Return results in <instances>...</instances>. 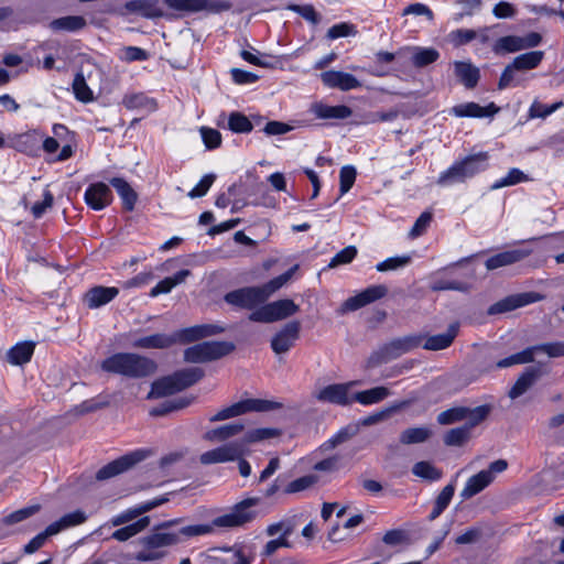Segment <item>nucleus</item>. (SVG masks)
Returning a JSON list of instances; mask_svg holds the SVG:
<instances>
[{
	"label": "nucleus",
	"instance_id": "obj_46",
	"mask_svg": "<svg viewBox=\"0 0 564 564\" xmlns=\"http://www.w3.org/2000/svg\"><path fill=\"white\" fill-rule=\"evenodd\" d=\"M521 72L513 68L511 64H508L502 70L499 82L498 89L503 90L508 87H516L523 84L524 78L520 74Z\"/></svg>",
	"mask_w": 564,
	"mask_h": 564
},
{
	"label": "nucleus",
	"instance_id": "obj_38",
	"mask_svg": "<svg viewBox=\"0 0 564 564\" xmlns=\"http://www.w3.org/2000/svg\"><path fill=\"white\" fill-rule=\"evenodd\" d=\"M543 57V51H531L516 56L510 64L513 68H517L522 73L536 68L541 64Z\"/></svg>",
	"mask_w": 564,
	"mask_h": 564
},
{
	"label": "nucleus",
	"instance_id": "obj_7",
	"mask_svg": "<svg viewBox=\"0 0 564 564\" xmlns=\"http://www.w3.org/2000/svg\"><path fill=\"white\" fill-rule=\"evenodd\" d=\"M424 339L422 334H413L404 337L392 339L375 350L368 358L367 365L376 368L380 365L388 364L402 355L421 347Z\"/></svg>",
	"mask_w": 564,
	"mask_h": 564
},
{
	"label": "nucleus",
	"instance_id": "obj_32",
	"mask_svg": "<svg viewBox=\"0 0 564 564\" xmlns=\"http://www.w3.org/2000/svg\"><path fill=\"white\" fill-rule=\"evenodd\" d=\"M541 370L535 367H529L518 378L514 386L509 391V397L511 399H517L523 393H525L534 382L540 378Z\"/></svg>",
	"mask_w": 564,
	"mask_h": 564
},
{
	"label": "nucleus",
	"instance_id": "obj_56",
	"mask_svg": "<svg viewBox=\"0 0 564 564\" xmlns=\"http://www.w3.org/2000/svg\"><path fill=\"white\" fill-rule=\"evenodd\" d=\"M562 106H563L562 101L555 102L551 106H546V105L540 102L539 100H534L529 109V118L530 119L546 118L547 116H550L551 113L556 111Z\"/></svg>",
	"mask_w": 564,
	"mask_h": 564
},
{
	"label": "nucleus",
	"instance_id": "obj_17",
	"mask_svg": "<svg viewBox=\"0 0 564 564\" xmlns=\"http://www.w3.org/2000/svg\"><path fill=\"white\" fill-rule=\"evenodd\" d=\"M164 3L171 9L189 12H198L203 10L220 12L230 8L226 2L209 0H164Z\"/></svg>",
	"mask_w": 564,
	"mask_h": 564
},
{
	"label": "nucleus",
	"instance_id": "obj_13",
	"mask_svg": "<svg viewBox=\"0 0 564 564\" xmlns=\"http://www.w3.org/2000/svg\"><path fill=\"white\" fill-rule=\"evenodd\" d=\"M243 456V445L240 443L229 442L223 446L207 451L199 456L203 465H212L219 463L234 462Z\"/></svg>",
	"mask_w": 564,
	"mask_h": 564
},
{
	"label": "nucleus",
	"instance_id": "obj_40",
	"mask_svg": "<svg viewBox=\"0 0 564 564\" xmlns=\"http://www.w3.org/2000/svg\"><path fill=\"white\" fill-rule=\"evenodd\" d=\"M391 395V391L386 387H375L369 390L359 391L354 394L352 401L364 405L378 403Z\"/></svg>",
	"mask_w": 564,
	"mask_h": 564
},
{
	"label": "nucleus",
	"instance_id": "obj_3",
	"mask_svg": "<svg viewBox=\"0 0 564 564\" xmlns=\"http://www.w3.org/2000/svg\"><path fill=\"white\" fill-rule=\"evenodd\" d=\"M101 369L129 378H144L156 370V364L144 356L132 352H118L101 362Z\"/></svg>",
	"mask_w": 564,
	"mask_h": 564
},
{
	"label": "nucleus",
	"instance_id": "obj_22",
	"mask_svg": "<svg viewBox=\"0 0 564 564\" xmlns=\"http://www.w3.org/2000/svg\"><path fill=\"white\" fill-rule=\"evenodd\" d=\"M166 498H156L147 502H143L141 505H138L133 508H130L115 517L111 518L110 523L112 527H119L126 523L131 522L132 520L137 519L141 514L161 506L162 503L166 502Z\"/></svg>",
	"mask_w": 564,
	"mask_h": 564
},
{
	"label": "nucleus",
	"instance_id": "obj_24",
	"mask_svg": "<svg viewBox=\"0 0 564 564\" xmlns=\"http://www.w3.org/2000/svg\"><path fill=\"white\" fill-rule=\"evenodd\" d=\"M118 294V288L97 285L86 292L84 302L89 308H98L110 303Z\"/></svg>",
	"mask_w": 564,
	"mask_h": 564
},
{
	"label": "nucleus",
	"instance_id": "obj_14",
	"mask_svg": "<svg viewBox=\"0 0 564 564\" xmlns=\"http://www.w3.org/2000/svg\"><path fill=\"white\" fill-rule=\"evenodd\" d=\"M542 295L535 292H527V293H520L507 296L497 303L492 304L488 308V314L496 315L501 314L506 312L513 311L518 307L525 306L531 303H535L540 300H542Z\"/></svg>",
	"mask_w": 564,
	"mask_h": 564
},
{
	"label": "nucleus",
	"instance_id": "obj_16",
	"mask_svg": "<svg viewBox=\"0 0 564 564\" xmlns=\"http://www.w3.org/2000/svg\"><path fill=\"white\" fill-rule=\"evenodd\" d=\"M354 384L355 382L333 383L315 392L314 397L319 402L348 405L352 402V398H349L348 392Z\"/></svg>",
	"mask_w": 564,
	"mask_h": 564
},
{
	"label": "nucleus",
	"instance_id": "obj_15",
	"mask_svg": "<svg viewBox=\"0 0 564 564\" xmlns=\"http://www.w3.org/2000/svg\"><path fill=\"white\" fill-rule=\"evenodd\" d=\"M224 330V327L214 324L195 325L173 333V344L192 343L208 336L220 334Z\"/></svg>",
	"mask_w": 564,
	"mask_h": 564
},
{
	"label": "nucleus",
	"instance_id": "obj_6",
	"mask_svg": "<svg viewBox=\"0 0 564 564\" xmlns=\"http://www.w3.org/2000/svg\"><path fill=\"white\" fill-rule=\"evenodd\" d=\"M204 371L199 368H187L155 380L148 399H159L180 392L199 381Z\"/></svg>",
	"mask_w": 564,
	"mask_h": 564
},
{
	"label": "nucleus",
	"instance_id": "obj_9",
	"mask_svg": "<svg viewBox=\"0 0 564 564\" xmlns=\"http://www.w3.org/2000/svg\"><path fill=\"white\" fill-rule=\"evenodd\" d=\"M282 408L281 403L262 400V399H247L234 403L225 409H221L216 414L209 417L210 422L225 421L231 417L239 416L247 412H267Z\"/></svg>",
	"mask_w": 564,
	"mask_h": 564
},
{
	"label": "nucleus",
	"instance_id": "obj_25",
	"mask_svg": "<svg viewBox=\"0 0 564 564\" xmlns=\"http://www.w3.org/2000/svg\"><path fill=\"white\" fill-rule=\"evenodd\" d=\"M499 108L490 102L487 107H482L476 102H465L454 106L451 109V113L456 117H471V118H484L490 117L497 113Z\"/></svg>",
	"mask_w": 564,
	"mask_h": 564
},
{
	"label": "nucleus",
	"instance_id": "obj_51",
	"mask_svg": "<svg viewBox=\"0 0 564 564\" xmlns=\"http://www.w3.org/2000/svg\"><path fill=\"white\" fill-rule=\"evenodd\" d=\"M529 176L524 174L521 170L513 167L510 169L507 175L498 181H496L490 188L492 191L507 187V186H513L519 183L528 182Z\"/></svg>",
	"mask_w": 564,
	"mask_h": 564
},
{
	"label": "nucleus",
	"instance_id": "obj_10",
	"mask_svg": "<svg viewBox=\"0 0 564 564\" xmlns=\"http://www.w3.org/2000/svg\"><path fill=\"white\" fill-rule=\"evenodd\" d=\"M300 310L292 300L284 299L262 305L249 315V319L259 323H272L288 318Z\"/></svg>",
	"mask_w": 564,
	"mask_h": 564
},
{
	"label": "nucleus",
	"instance_id": "obj_49",
	"mask_svg": "<svg viewBox=\"0 0 564 564\" xmlns=\"http://www.w3.org/2000/svg\"><path fill=\"white\" fill-rule=\"evenodd\" d=\"M358 432V426L356 425H347L340 429L334 436L327 440L323 445V451H329L338 445L349 441L352 436H355Z\"/></svg>",
	"mask_w": 564,
	"mask_h": 564
},
{
	"label": "nucleus",
	"instance_id": "obj_45",
	"mask_svg": "<svg viewBox=\"0 0 564 564\" xmlns=\"http://www.w3.org/2000/svg\"><path fill=\"white\" fill-rule=\"evenodd\" d=\"M431 434L429 427H410L400 434V442L404 445L423 443L430 438Z\"/></svg>",
	"mask_w": 564,
	"mask_h": 564
},
{
	"label": "nucleus",
	"instance_id": "obj_23",
	"mask_svg": "<svg viewBox=\"0 0 564 564\" xmlns=\"http://www.w3.org/2000/svg\"><path fill=\"white\" fill-rule=\"evenodd\" d=\"M530 249H511L488 258L485 262L487 270H496L520 262L531 254Z\"/></svg>",
	"mask_w": 564,
	"mask_h": 564
},
{
	"label": "nucleus",
	"instance_id": "obj_11",
	"mask_svg": "<svg viewBox=\"0 0 564 564\" xmlns=\"http://www.w3.org/2000/svg\"><path fill=\"white\" fill-rule=\"evenodd\" d=\"M149 455V451L145 449H138L134 452H131L129 454H126L118 459H115L100 468L97 474L96 478L98 480H105L111 477H115L131 467H133L135 464L142 462Z\"/></svg>",
	"mask_w": 564,
	"mask_h": 564
},
{
	"label": "nucleus",
	"instance_id": "obj_19",
	"mask_svg": "<svg viewBox=\"0 0 564 564\" xmlns=\"http://www.w3.org/2000/svg\"><path fill=\"white\" fill-rule=\"evenodd\" d=\"M321 79L326 87L343 91L361 87V83L354 75L340 70H326L321 74Z\"/></svg>",
	"mask_w": 564,
	"mask_h": 564
},
{
	"label": "nucleus",
	"instance_id": "obj_27",
	"mask_svg": "<svg viewBox=\"0 0 564 564\" xmlns=\"http://www.w3.org/2000/svg\"><path fill=\"white\" fill-rule=\"evenodd\" d=\"M311 112L318 119H347L352 110L345 105L329 106L323 102H314Z\"/></svg>",
	"mask_w": 564,
	"mask_h": 564
},
{
	"label": "nucleus",
	"instance_id": "obj_58",
	"mask_svg": "<svg viewBox=\"0 0 564 564\" xmlns=\"http://www.w3.org/2000/svg\"><path fill=\"white\" fill-rule=\"evenodd\" d=\"M532 354L535 352H544L551 358L562 357L564 356V343L555 341V343H545L531 347Z\"/></svg>",
	"mask_w": 564,
	"mask_h": 564
},
{
	"label": "nucleus",
	"instance_id": "obj_36",
	"mask_svg": "<svg viewBox=\"0 0 564 564\" xmlns=\"http://www.w3.org/2000/svg\"><path fill=\"white\" fill-rule=\"evenodd\" d=\"M245 429V425L241 423H230L225 424L219 427L207 431L204 434V438L210 442H224L228 438L237 436Z\"/></svg>",
	"mask_w": 564,
	"mask_h": 564
},
{
	"label": "nucleus",
	"instance_id": "obj_28",
	"mask_svg": "<svg viewBox=\"0 0 564 564\" xmlns=\"http://www.w3.org/2000/svg\"><path fill=\"white\" fill-rule=\"evenodd\" d=\"M122 105L130 110H137L143 115L156 110V101L143 93L128 94L122 99Z\"/></svg>",
	"mask_w": 564,
	"mask_h": 564
},
{
	"label": "nucleus",
	"instance_id": "obj_37",
	"mask_svg": "<svg viewBox=\"0 0 564 564\" xmlns=\"http://www.w3.org/2000/svg\"><path fill=\"white\" fill-rule=\"evenodd\" d=\"M110 184L116 188L118 195L122 199L124 209L132 210L137 203L138 195L130 184L121 177L111 178Z\"/></svg>",
	"mask_w": 564,
	"mask_h": 564
},
{
	"label": "nucleus",
	"instance_id": "obj_20",
	"mask_svg": "<svg viewBox=\"0 0 564 564\" xmlns=\"http://www.w3.org/2000/svg\"><path fill=\"white\" fill-rule=\"evenodd\" d=\"M300 322L288 323L271 340V347L275 354H284L291 349L299 338Z\"/></svg>",
	"mask_w": 564,
	"mask_h": 564
},
{
	"label": "nucleus",
	"instance_id": "obj_2",
	"mask_svg": "<svg viewBox=\"0 0 564 564\" xmlns=\"http://www.w3.org/2000/svg\"><path fill=\"white\" fill-rule=\"evenodd\" d=\"M297 269L299 265L295 264L283 274L273 278L263 285L241 288L231 291L225 295V301L230 305L241 308H254L264 303L273 293L286 284Z\"/></svg>",
	"mask_w": 564,
	"mask_h": 564
},
{
	"label": "nucleus",
	"instance_id": "obj_50",
	"mask_svg": "<svg viewBox=\"0 0 564 564\" xmlns=\"http://www.w3.org/2000/svg\"><path fill=\"white\" fill-rule=\"evenodd\" d=\"M491 408L487 404L476 406L474 409L465 408V419L467 422L464 424L468 430H473L476 425L487 419Z\"/></svg>",
	"mask_w": 564,
	"mask_h": 564
},
{
	"label": "nucleus",
	"instance_id": "obj_12",
	"mask_svg": "<svg viewBox=\"0 0 564 564\" xmlns=\"http://www.w3.org/2000/svg\"><path fill=\"white\" fill-rule=\"evenodd\" d=\"M542 41L541 34L530 32L524 36L507 35L498 39L492 47L496 54L513 53L538 46Z\"/></svg>",
	"mask_w": 564,
	"mask_h": 564
},
{
	"label": "nucleus",
	"instance_id": "obj_43",
	"mask_svg": "<svg viewBox=\"0 0 564 564\" xmlns=\"http://www.w3.org/2000/svg\"><path fill=\"white\" fill-rule=\"evenodd\" d=\"M149 524H150V518L143 517L131 524H128L123 528L116 530L111 534V538L119 542L128 541L129 539L137 535L138 533L143 531L145 528H148Z\"/></svg>",
	"mask_w": 564,
	"mask_h": 564
},
{
	"label": "nucleus",
	"instance_id": "obj_8",
	"mask_svg": "<svg viewBox=\"0 0 564 564\" xmlns=\"http://www.w3.org/2000/svg\"><path fill=\"white\" fill-rule=\"evenodd\" d=\"M234 348L235 346L227 341H203L186 348L184 359L192 364L207 362L228 355Z\"/></svg>",
	"mask_w": 564,
	"mask_h": 564
},
{
	"label": "nucleus",
	"instance_id": "obj_21",
	"mask_svg": "<svg viewBox=\"0 0 564 564\" xmlns=\"http://www.w3.org/2000/svg\"><path fill=\"white\" fill-rule=\"evenodd\" d=\"M84 198L90 208L101 210L111 203L112 193L107 184L99 182L87 187Z\"/></svg>",
	"mask_w": 564,
	"mask_h": 564
},
{
	"label": "nucleus",
	"instance_id": "obj_59",
	"mask_svg": "<svg viewBox=\"0 0 564 564\" xmlns=\"http://www.w3.org/2000/svg\"><path fill=\"white\" fill-rule=\"evenodd\" d=\"M465 406L452 408L437 415V422L442 425L453 424L465 419Z\"/></svg>",
	"mask_w": 564,
	"mask_h": 564
},
{
	"label": "nucleus",
	"instance_id": "obj_47",
	"mask_svg": "<svg viewBox=\"0 0 564 564\" xmlns=\"http://www.w3.org/2000/svg\"><path fill=\"white\" fill-rule=\"evenodd\" d=\"M412 473L414 476L427 481H436L442 478V471L426 460L415 463L412 467Z\"/></svg>",
	"mask_w": 564,
	"mask_h": 564
},
{
	"label": "nucleus",
	"instance_id": "obj_34",
	"mask_svg": "<svg viewBox=\"0 0 564 564\" xmlns=\"http://www.w3.org/2000/svg\"><path fill=\"white\" fill-rule=\"evenodd\" d=\"M454 69L456 77L464 84L466 88H474L480 77L479 69L471 63L455 62Z\"/></svg>",
	"mask_w": 564,
	"mask_h": 564
},
{
	"label": "nucleus",
	"instance_id": "obj_63",
	"mask_svg": "<svg viewBox=\"0 0 564 564\" xmlns=\"http://www.w3.org/2000/svg\"><path fill=\"white\" fill-rule=\"evenodd\" d=\"M316 481H317V476H315V475H305L303 477H300V478L291 481L286 486L285 492L294 494V492H299V491L308 489L314 484H316Z\"/></svg>",
	"mask_w": 564,
	"mask_h": 564
},
{
	"label": "nucleus",
	"instance_id": "obj_35",
	"mask_svg": "<svg viewBox=\"0 0 564 564\" xmlns=\"http://www.w3.org/2000/svg\"><path fill=\"white\" fill-rule=\"evenodd\" d=\"M87 22L82 15H67L50 22V29L54 32H77L86 26Z\"/></svg>",
	"mask_w": 564,
	"mask_h": 564
},
{
	"label": "nucleus",
	"instance_id": "obj_1",
	"mask_svg": "<svg viewBox=\"0 0 564 564\" xmlns=\"http://www.w3.org/2000/svg\"><path fill=\"white\" fill-rule=\"evenodd\" d=\"M260 498H247L236 503L231 510L223 516L215 518L212 523H200L183 527L176 534L185 538L207 535L214 532V528H236L241 527L256 518L252 507L259 505Z\"/></svg>",
	"mask_w": 564,
	"mask_h": 564
},
{
	"label": "nucleus",
	"instance_id": "obj_4",
	"mask_svg": "<svg viewBox=\"0 0 564 564\" xmlns=\"http://www.w3.org/2000/svg\"><path fill=\"white\" fill-rule=\"evenodd\" d=\"M181 541L176 532L154 530L137 541L133 558L138 562H159L169 554V547Z\"/></svg>",
	"mask_w": 564,
	"mask_h": 564
},
{
	"label": "nucleus",
	"instance_id": "obj_62",
	"mask_svg": "<svg viewBox=\"0 0 564 564\" xmlns=\"http://www.w3.org/2000/svg\"><path fill=\"white\" fill-rule=\"evenodd\" d=\"M357 256V249L355 246H348L337 252L330 260L328 267L336 268L341 264L350 263Z\"/></svg>",
	"mask_w": 564,
	"mask_h": 564
},
{
	"label": "nucleus",
	"instance_id": "obj_44",
	"mask_svg": "<svg viewBox=\"0 0 564 564\" xmlns=\"http://www.w3.org/2000/svg\"><path fill=\"white\" fill-rule=\"evenodd\" d=\"M438 57V51L433 47H414L411 61L415 67L421 68L436 62Z\"/></svg>",
	"mask_w": 564,
	"mask_h": 564
},
{
	"label": "nucleus",
	"instance_id": "obj_61",
	"mask_svg": "<svg viewBox=\"0 0 564 564\" xmlns=\"http://www.w3.org/2000/svg\"><path fill=\"white\" fill-rule=\"evenodd\" d=\"M356 170L354 166L346 165L340 169L339 172V183H340V194H346L354 185L356 181Z\"/></svg>",
	"mask_w": 564,
	"mask_h": 564
},
{
	"label": "nucleus",
	"instance_id": "obj_64",
	"mask_svg": "<svg viewBox=\"0 0 564 564\" xmlns=\"http://www.w3.org/2000/svg\"><path fill=\"white\" fill-rule=\"evenodd\" d=\"M120 58L128 63L137 61L142 62L149 58V53L141 47L126 46L121 50Z\"/></svg>",
	"mask_w": 564,
	"mask_h": 564
},
{
	"label": "nucleus",
	"instance_id": "obj_33",
	"mask_svg": "<svg viewBox=\"0 0 564 564\" xmlns=\"http://www.w3.org/2000/svg\"><path fill=\"white\" fill-rule=\"evenodd\" d=\"M491 478L489 473H485V470H480L478 474L471 476L463 490L460 491V497L463 499H469L480 491H482L486 487L491 484Z\"/></svg>",
	"mask_w": 564,
	"mask_h": 564
},
{
	"label": "nucleus",
	"instance_id": "obj_57",
	"mask_svg": "<svg viewBox=\"0 0 564 564\" xmlns=\"http://www.w3.org/2000/svg\"><path fill=\"white\" fill-rule=\"evenodd\" d=\"M40 508H41L40 505H33V506H29V507L19 509L14 512H11L7 517H4L3 523L8 524V525L19 523V522L30 518L31 516L35 514L40 510Z\"/></svg>",
	"mask_w": 564,
	"mask_h": 564
},
{
	"label": "nucleus",
	"instance_id": "obj_52",
	"mask_svg": "<svg viewBox=\"0 0 564 564\" xmlns=\"http://www.w3.org/2000/svg\"><path fill=\"white\" fill-rule=\"evenodd\" d=\"M412 261L410 254H402L388 258L376 264V270L379 272L397 271L409 265Z\"/></svg>",
	"mask_w": 564,
	"mask_h": 564
},
{
	"label": "nucleus",
	"instance_id": "obj_48",
	"mask_svg": "<svg viewBox=\"0 0 564 564\" xmlns=\"http://www.w3.org/2000/svg\"><path fill=\"white\" fill-rule=\"evenodd\" d=\"M228 129L234 133H249L253 129L252 122L239 111H232L228 116Z\"/></svg>",
	"mask_w": 564,
	"mask_h": 564
},
{
	"label": "nucleus",
	"instance_id": "obj_60",
	"mask_svg": "<svg viewBox=\"0 0 564 564\" xmlns=\"http://www.w3.org/2000/svg\"><path fill=\"white\" fill-rule=\"evenodd\" d=\"M50 530H51V525H47L43 532L39 533L33 539H31L30 542L24 545V549H23L24 553L32 554V553L36 552L45 544L46 540L50 536L56 535L55 532L50 531Z\"/></svg>",
	"mask_w": 564,
	"mask_h": 564
},
{
	"label": "nucleus",
	"instance_id": "obj_5",
	"mask_svg": "<svg viewBox=\"0 0 564 564\" xmlns=\"http://www.w3.org/2000/svg\"><path fill=\"white\" fill-rule=\"evenodd\" d=\"M488 159L489 155L487 152H478L455 161L447 170L440 174L436 183L440 186L464 183L486 171L488 167Z\"/></svg>",
	"mask_w": 564,
	"mask_h": 564
},
{
	"label": "nucleus",
	"instance_id": "obj_30",
	"mask_svg": "<svg viewBox=\"0 0 564 564\" xmlns=\"http://www.w3.org/2000/svg\"><path fill=\"white\" fill-rule=\"evenodd\" d=\"M124 7L129 12L140 13L144 18L153 19L163 15L159 0H131Z\"/></svg>",
	"mask_w": 564,
	"mask_h": 564
},
{
	"label": "nucleus",
	"instance_id": "obj_42",
	"mask_svg": "<svg viewBox=\"0 0 564 564\" xmlns=\"http://www.w3.org/2000/svg\"><path fill=\"white\" fill-rule=\"evenodd\" d=\"M279 435V431L269 427H261L248 431L242 438L238 440L237 443L243 445V455L248 452V446L253 443H258L268 438H272Z\"/></svg>",
	"mask_w": 564,
	"mask_h": 564
},
{
	"label": "nucleus",
	"instance_id": "obj_31",
	"mask_svg": "<svg viewBox=\"0 0 564 564\" xmlns=\"http://www.w3.org/2000/svg\"><path fill=\"white\" fill-rule=\"evenodd\" d=\"M35 349L34 341H22L10 348L6 355L9 364L22 366L29 362Z\"/></svg>",
	"mask_w": 564,
	"mask_h": 564
},
{
	"label": "nucleus",
	"instance_id": "obj_41",
	"mask_svg": "<svg viewBox=\"0 0 564 564\" xmlns=\"http://www.w3.org/2000/svg\"><path fill=\"white\" fill-rule=\"evenodd\" d=\"M87 520V516L82 510H75L73 512L64 514L59 520L51 523V530L58 534L61 531L66 530L72 527L79 525Z\"/></svg>",
	"mask_w": 564,
	"mask_h": 564
},
{
	"label": "nucleus",
	"instance_id": "obj_29",
	"mask_svg": "<svg viewBox=\"0 0 564 564\" xmlns=\"http://www.w3.org/2000/svg\"><path fill=\"white\" fill-rule=\"evenodd\" d=\"M172 334H152L149 336L137 338L132 341L133 348L141 349H164L173 346Z\"/></svg>",
	"mask_w": 564,
	"mask_h": 564
},
{
	"label": "nucleus",
	"instance_id": "obj_54",
	"mask_svg": "<svg viewBox=\"0 0 564 564\" xmlns=\"http://www.w3.org/2000/svg\"><path fill=\"white\" fill-rule=\"evenodd\" d=\"M534 360L531 347L503 358L497 362V368H508L514 365L529 364Z\"/></svg>",
	"mask_w": 564,
	"mask_h": 564
},
{
	"label": "nucleus",
	"instance_id": "obj_18",
	"mask_svg": "<svg viewBox=\"0 0 564 564\" xmlns=\"http://www.w3.org/2000/svg\"><path fill=\"white\" fill-rule=\"evenodd\" d=\"M388 293L386 285H371L355 296L347 299L343 304L344 311H357L372 302L384 297Z\"/></svg>",
	"mask_w": 564,
	"mask_h": 564
},
{
	"label": "nucleus",
	"instance_id": "obj_39",
	"mask_svg": "<svg viewBox=\"0 0 564 564\" xmlns=\"http://www.w3.org/2000/svg\"><path fill=\"white\" fill-rule=\"evenodd\" d=\"M189 275L191 271L184 269L175 273L173 276H167L163 279L150 291V296L155 297L160 294L170 293L173 288L183 283Z\"/></svg>",
	"mask_w": 564,
	"mask_h": 564
},
{
	"label": "nucleus",
	"instance_id": "obj_55",
	"mask_svg": "<svg viewBox=\"0 0 564 564\" xmlns=\"http://www.w3.org/2000/svg\"><path fill=\"white\" fill-rule=\"evenodd\" d=\"M470 432L465 425L452 429L446 433L444 442L448 446H460L469 440Z\"/></svg>",
	"mask_w": 564,
	"mask_h": 564
},
{
	"label": "nucleus",
	"instance_id": "obj_53",
	"mask_svg": "<svg viewBox=\"0 0 564 564\" xmlns=\"http://www.w3.org/2000/svg\"><path fill=\"white\" fill-rule=\"evenodd\" d=\"M73 91L79 101L89 102L93 100V91L88 87L85 75L82 70L75 75L73 80Z\"/></svg>",
	"mask_w": 564,
	"mask_h": 564
},
{
	"label": "nucleus",
	"instance_id": "obj_26",
	"mask_svg": "<svg viewBox=\"0 0 564 564\" xmlns=\"http://www.w3.org/2000/svg\"><path fill=\"white\" fill-rule=\"evenodd\" d=\"M459 330V324L453 323L448 326L447 330L443 334L425 337L422 347L426 350H442L452 345Z\"/></svg>",
	"mask_w": 564,
	"mask_h": 564
}]
</instances>
